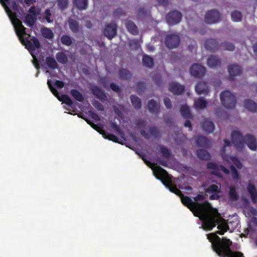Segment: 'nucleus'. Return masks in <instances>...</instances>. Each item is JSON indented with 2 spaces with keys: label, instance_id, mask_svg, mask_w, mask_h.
Returning <instances> with one entry per match:
<instances>
[{
  "label": "nucleus",
  "instance_id": "a878e982",
  "mask_svg": "<svg viewBox=\"0 0 257 257\" xmlns=\"http://www.w3.org/2000/svg\"><path fill=\"white\" fill-rule=\"evenodd\" d=\"M33 57V64H40V63L44 62V57L42 53L39 52H34V53L31 54Z\"/></svg>",
  "mask_w": 257,
  "mask_h": 257
},
{
  "label": "nucleus",
  "instance_id": "c85d7f7f",
  "mask_svg": "<svg viewBox=\"0 0 257 257\" xmlns=\"http://www.w3.org/2000/svg\"><path fill=\"white\" fill-rule=\"evenodd\" d=\"M180 111L181 115L185 118H191L192 117V114L190 112L189 107L186 105H182L180 106Z\"/></svg>",
  "mask_w": 257,
  "mask_h": 257
},
{
  "label": "nucleus",
  "instance_id": "052dcab7",
  "mask_svg": "<svg viewBox=\"0 0 257 257\" xmlns=\"http://www.w3.org/2000/svg\"><path fill=\"white\" fill-rule=\"evenodd\" d=\"M130 46L136 50L138 49L140 47V44L137 40H132L130 42Z\"/></svg>",
  "mask_w": 257,
  "mask_h": 257
},
{
  "label": "nucleus",
  "instance_id": "0e129e2a",
  "mask_svg": "<svg viewBox=\"0 0 257 257\" xmlns=\"http://www.w3.org/2000/svg\"><path fill=\"white\" fill-rule=\"evenodd\" d=\"M164 103L165 106L168 109L171 108L172 106V102L169 97L164 98Z\"/></svg>",
  "mask_w": 257,
  "mask_h": 257
},
{
  "label": "nucleus",
  "instance_id": "a211bd4d",
  "mask_svg": "<svg viewBox=\"0 0 257 257\" xmlns=\"http://www.w3.org/2000/svg\"><path fill=\"white\" fill-rule=\"evenodd\" d=\"M195 90L198 94H207L209 90L207 83L199 82L195 86Z\"/></svg>",
  "mask_w": 257,
  "mask_h": 257
},
{
  "label": "nucleus",
  "instance_id": "473e14b6",
  "mask_svg": "<svg viewBox=\"0 0 257 257\" xmlns=\"http://www.w3.org/2000/svg\"><path fill=\"white\" fill-rule=\"evenodd\" d=\"M73 2L79 10H84L87 8V0H73Z\"/></svg>",
  "mask_w": 257,
  "mask_h": 257
},
{
  "label": "nucleus",
  "instance_id": "bb28decb",
  "mask_svg": "<svg viewBox=\"0 0 257 257\" xmlns=\"http://www.w3.org/2000/svg\"><path fill=\"white\" fill-rule=\"evenodd\" d=\"M196 144L199 147H208L210 145V142L205 137L199 136L197 138Z\"/></svg>",
  "mask_w": 257,
  "mask_h": 257
},
{
  "label": "nucleus",
  "instance_id": "412c9836",
  "mask_svg": "<svg viewBox=\"0 0 257 257\" xmlns=\"http://www.w3.org/2000/svg\"><path fill=\"white\" fill-rule=\"evenodd\" d=\"M201 127L205 132L208 133H212L215 128L213 122L208 118L204 120L202 123Z\"/></svg>",
  "mask_w": 257,
  "mask_h": 257
},
{
  "label": "nucleus",
  "instance_id": "72a5a7b5",
  "mask_svg": "<svg viewBox=\"0 0 257 257\" xmlns=\"http://www.w3.org/2000/svg\"><path fill=\"white\" fill-rule=\"evenodd\" d=\"M68 23L69 28L73 33H76L79 31V25L76 20L70 19L69 20Z\"/></svg>",
  "mask_w": 257,
  "mask_h": 257
},
{
  "label": "nucleus",
  "instance_id": "9b49d317",
  "mask_svg": "<svg viewBox=\"0 0 257 257\" xmlns=\"http://www.w3.org/2000/svg\"><path fill=\"white\" fill-rule=\"evenodd\" d=\"M117 27L115 23L108 24L104 31V35L109 40L112 39L116 34Z\"/></svg>",
  "mask_w": 257,
  "mask_h": 257
},
{
  "label": "nucleus",
  "instance_id": "2f4dec72",
  "mask_svg": "<svg viewBox=\"0 0 257 257\" xmlns=\"http://www.w3.org/2000/svg\"><path fill=\"white\" fill-rule=\"evenodd\" d=\"M70 93L74 99L79 102H82L84 100L83 96L78 90L75 89H71Z\"/></svg>",
  "mask_w": 257,
  "mask_h": 257
},
{
  "label": "nucleus",
  "instance_id": "37998d69",
  "mask_svg": "<svg viewBox=\"0 0 257 257\" xmlns=\"http://www.w3.org/2000/svg\"><path fill=\"white\" fill-rule=\"evenodd\" d=\"M229 197L230 200L235 201L238 198V195L236 191L235 188L230 187L229 188Z\"/></svg>",
  "mask_w": 257,
  "mask_h": 257
},
{
  "label": "nucleus",
  "instance_id": "c756f323",
  "mask_svg": "<svg viewBox=\"0 0 257 257\" xmlns=\"http://www.w3.org/2000/svg\"><path fill=\"white\" fill-rule=\"evenodd\" d=\"M131 101L134 107L136 109H140L142 106L140 98L137 96L132 94L130 96Z\"/></svg>",
  "mask_w": 257,
  "mask_h": 257
},
{
  "label": "nucleus",
  "instance_id": "cd10ccee",
  "mask_svg": "<svg viewBox=\"0 0 257 257\" xmlns=\"http://www.w3.org/2000/svg\"><path fill=\"white\" fill-rule=\"evenodd\" d=\"M219 166L216 163L213 162H209L207 164V168L208 169H212L214 171L212 172V174L217 176L218 177L221 176V174L219 172Z\"/></svg>",
  "mask_w": 257,
  "mask_h": 257
},
{
  "label": "nucleus",
  "instance_id": "c03bdc74",
  "mask_svg": "<svg viewBox=\"0 0 257 257\" xmlns=\"http://www.w3.org/2000/svg\"><path fill=\"white\" fill-rule=\"evenodd\" d=\"M102 135H103V137L105 139H108L110 141H112L115 143L118 142V138L116 136H115L114 135L107 133L105 131L103 132V133Z\"/></svg>",
  "mask_w": 257,
  "mask_h": 257
},
{
  "label": "nucleus",
  "instance_id": "6e6d98bb",
  "mask_svg": "<svg viewBox=\"0 0 257 257\" xmlns=\"http://www.w3.org/2000/svg\"><path fill=\"white\" fill-rule=\"evenodd\" d=\"M92 105L94 107L99 111H103L104 107L103 105L98 101L94 100L92 102Z\"/></svg>",
  "mask_w": 257,
  "mask_h": 257
},
{
  "label": "nucleus",
  "instance_id": "8fccbe9b",
  "mask_svg": "<svg viewBox=\"0 0 257 257\" xmlns=\"http://www.w3.org/2000/svg\"><path fill=\"white\" fill-rule=\"evenodd\" d=\"M137 92L139 94L144 92L146 88V84L144 82H139L136 84Z\"/></svg>",
  "mask_w": 257,
  "mask_h": 257
},
{
  "label": "nucleus",
  "instance_id": "e433bc0d",
  "mask_svg": "<svg viewBox=\"0 0 257 257\" xmlns=\"http://www.w3.org/2000/svg\"><path fill=\"white\" fill-rule=\"evenodd\" d=\"M35 20V16L31 14H27L25 16V22L27 25L30 27H32L34 26Z\"/></svg>",
  "mask_w": 257,
  "mask_h": 257
},
{
  "label": "nucleus",
  "instance_id": "774afa93",
  "mask_svg": "<svg viewBox=\"0 0 257 257\" xmlns=\"http://www.w3.org/2000/svg\"><path fill=\"white\" fill-rule=\"evenodd\" d=\"M89 113H90V116L92 119H93L94 120H95V121H97L100 120V117L96 112H94L92 111H90Z\"/></svg>",
  "mask_w": 257,
  "mask_h": 257
},
{
  "label": "nucleus",
  "instance_id": "7ed1b4c3",
  "mask_svg": "<svg viewBox=\"0 0 257 257\" xmlns=\"http://www.w3.org/2000/svg\"><path fill=\"white\" fill-rule=\"evenodd\" d=\"M231 137L232 143L238 151L242 150L245 144L252 151H255L257 149L256 139L251 135L247 134L243 137L240 132L233 131L231 133Z\"/></svg>",
  "mask_w": 257,
  "mask_h": 257
},
{
  "label": "nucleus",
  "instance_id": "13d9d810",
  "mask_svg": "<svg viewBox=\"0 0 257 257\" xmlns=\"http://www.w3.org/2000/svg\"><path fill=\"white\" fill-rule=\"evenodd\" d=\"M230 169H231V171L232 172V178L235 180L238 179H239V174H238L237 170L235 168V167L234 166L231 165L230 166Z\"/></svg>",
  "mask_w": 257,
  "mask_h": 257
},
{
  "label": "nucleus",
  "instance_id": "603ef678",
  "mask_svg": "<svg viewBox=\"0 0 257 257\" xmlns=\"http://www.w3.org/2000/svg\"><path fill=\"white\" fill-rule=\"evenodd\" d=\"M44 15L45 16L44 17V19H45L48 23H51L53 22V19H51V16H52V14L49 9H47L45 10L44 12Z\"/></svg>",
  "mask_w": 257,
  "mask_h": 257
},
{
  "label": "nucleus",
  "instance_id": "f704fd0d",
  "mask_svg": "<svg viewBox=\"0 0 257 257\" xmlns=\"http://www.w3.org/2000/svg\"><path fill=\"white\" fill-rule=\"evenodd\" d=\"M132 73L126 69H122L119 71V77L124 80H128L131 78Z\"/></svg>",
  "mask_w": 257,
  "mask_h": 257
},
{
  "label": "nucleus",
  "instance_id": "5701e85b",
  "mask_svg": "<svg viewBox=\"0 0 257 257\" xmlns=\"http://www.w3.org/2000/svg\"><path fill=\"white\" fill-rule=\"evenodd\" d=\"M244 106L251 112H257V103L250 99L245 100L244 102Z\"/></svg>",
  "mask_w": 257,
  "mask_h": 257
},
{
  "label": "nucleus",
  "instance_id": "3c124183",
  "mask_svg": "<svg viewBox=\"0 0 257 257\" xmlns=\"http://www.w3.org/2000/svg\"><path fill=\"white\" fill-rule=\"evenodd\" d=\"M58 6L62 11H64L68 7V0H57Z\"/></svg>",
  "mask_w": 257,
  "mask_h": 257
},
{
  "label": "nucleus",
  "instance_id": "b1692460",
  "mask_svg": "<svg viewBox=\"0 0 257 257\" xmlns=\"http://www.w3.org/2000/svg\"><path fill=\"white\" fill-rule=\"evenodd\" d=\"M247 191L250 194L252 202L253 203L257 202V191L254 186L249 183L247 186Z\"/></svg>",
  "mask_w": 257,
  "mask_h": 257
},
{
  "label": "nucleus",
  "instance_id": "1a4fd4ad",
  "mask_svg": "<svg viewBox=\"0 0 257 257\" xmlns=\"http://www.w3.org/2000/svg\"><path fill=\"white\" fill-rule=\"evenodd\" d=\"M189 71L195 78H201L205 75L206 70L203 65H191Z\"/></svg>",
  "mask_w": 257,
  "mask_h": 257
},
{
  "label": "nucleus",
  "instance_id": "0eeeda50",
  "mask_svg": "<svg viewBox=\"0 0 257 257\" xmlns=\"http://www.w3.org/2000/svg\"><path fill=\"white\" fill-rule=\"evenodd\" d=\"M182 18V14L176 10L171 11L166 16V21L171 26L179 23L181 21Z\"/></svg>",
  "mask_w": 257,
  "mask_h": 257
},
{
  "label": "nucleus",
  "instance_id": "c9c22d12",
  "mask_svg": "<svg viewBox=\"0 0 257 257\" xmlns=\"http://www.w3.org/2000/svg\"><path fill=\"white\" fill-rule=\"evenodd\" d=\"M220 49L232 51L234 50L235 46L232 43L225 41L220 45Z\"/></svg>",
  "mask_w": 257,
  "mask_h": 257
},
{
  "label": "nucleus",
  "instance_id": "bf43d9fd",
  "mask_svg": "<svg viewBox=\"0 0 257 257\" xmlns=\"http://www.w3.org/2000/svg\"><path fill=\"white\" fill-rule=\"evenodd\" d=\"M152 77L153 80L155 81V83L158 85H160L161 82V77L159 73H154L152 74Z\"/></svg>",
  "mask_w": 257,
  "mask_h": 257
},
{
  "label": "nucleus",
  "instance_id": "393cba45",
  "mask_svg": "<svg viewBox=\"0 0 257 257\" xmlns=\"http://www.w3.org/2000/svg\"><path fill=\"white\" fill-rule=\"evenodd\" d=\"M196 155L197 157L201 160L208 161L211 158L210 154L207 151L203 149H199L197 151Z\"/></svg>",
  "mask_w": 257,
  "mask_h": 257
},
{
  "label": "nucleus",
  "instance_id": "49530a36",
  "mask_svg": "<svg viewBox=\"0 0 257 257\" xmlns=\"http://www.w3.org/2000/svg\"><path fill=\"white\" fill-rule=\"evenodd\" d=\"M87 122L95 130L97 131L100 134H102L104 131L103 130V126L101 125H97L91 122L90 120H86Z\"/></svg>",
  "mask_w": 257,
  "mask_h": 257
},
{
  "label": "nucleus",
  "instance_id": "a18cd8bd",
  "mask_svg": "<svg viewBox=\"0 0 257 257\" xmlns=\"http://www.w3.org/2000/svg\"><path fill=\"white\" fill-rule=\"evenodd\" d=\"M207 191L208 193H220V187L215 184H212L209 185L207 189Z\"/></svg>",
  "mask_w": 257,
  "mask_h": 257
},
{
  "label": "nucleus",
  "instance_id": "58836bf2",
  "mask_svg": "<svg viewBox=\"0 0 257 257\" xmlns=\"http://www.w3.org/2000/svg\"><path fill=\"white\" fill-rule=\"evenodd\" d=\"M231 19L233 22H240L242 20V16L241 12L237 10L233 11L231 14Z\"/></svg>",
  "mask_w": 257,
  "mask_h": 257
},
{
  "label": "nucleus",
  "instance_id": "9d476101",
  "mask_svg": "<svg viewBox=\"0 0 257 257\" xmlns=\"http://www.w3.org/2000/svg\"><path fill=\"white\" fill-rule=\"evenodd\" d=\"M35 66L37 70V73L36 75V77H38L39 73V69L41 68H44L46 70V72L49 73L52 77L57 76V73L54 72L56 69L59 71V65H35Z\"/></svg>",
  "mask_w": 257,
  "mask_h": 257
},
{
  "label": "nucleus",
  "instance_id": "dca6fc26",
  "mask_svg": "<svg viewBox=\"0 0 257 257\" xmlns=\"http://www.w3.org/2000/svg\"><path fill=\"white\" fill-rule=\"evenodd\" d=\"M15 31L16 34L19 37L20 39L22 38V35L26 34V28L22 25L21 21L18 18L15 20Z\"/></svg>",
  "mask_w": 257,
  "mask_h": 257
},
{
  "label": "nucleus",
  "instance_id": "69168bd1",
  "mask_svg": "<svg viewBox=\"0 0 257 257\" xmlns=\"http://www.w3.org/2000/svg\"><path fill=\"white\" fill-rule=\"evenodd\" d=\"M28 12L33 14L34 16H38L39 15V10H37L36 7L35 6H32L31 7Z\"/></svg>",
  "mask_w": 257,
  "mask_h": 257
},
{
  "label": "nucleus",
  "instance_id": "4d7b16f0",
  "mask_svg": "<svg viewBox=\"0 0 257 257\" xmlns=\"http://www.w3.org/2000/svg\"><path fill=\"white\" fill-rule=\"evenodd\" d=\"M10 0H0V3L3 6V7L5 8V10L7 13L10 15L12 14V11L9 8V7L7 6L6 3H8L9 2Z\"/></svg>",
  "mask_w": 257,
  "mask_h": 257
},
{
  "label": "nucleus",
  "instance_id": "ddd939ff",
  "mask_svg": "<svg viewBox=\"0 0 257 257\" xmlns=\"http://www.w3.org/2000/svg\"><path fill=\"white\" fill-rule=\"evenodd\" d=\"M90 90L93 95L97 98L102 101H105L107 100V96L105 92L96 85H93L91 87Z\"/></svg>",
  "mask_w": 257,
  "mask_h": 257
},
{
  "label": "nucleus",
  "instance_id": "f03ea898",
  "mask_svg": "<svg viewBox=\"0 0 257 257\" xmlns=\"http://www.w3.org/2000/svg\"><path fill=\"white\" fill-rule=\"evenodd\" d=\"M223 219L220 216L217 228L219 230L215 233H211L207 235V239L211 242L213 250L219 257H244L243 254L239 251H233L231 249L232 241L226 237H219L217 234L223 235L228 229V226L224 223H220Z\"/></svg>",
  "mask_w": 257,
  "mask_h": 257
},
{
  "label": "nucleus",
  "instance_id": "e2e57ef3",
  "mask_svg": "<svg viewBox=\"0 0 257 257\" xmlns=\"http://www.w3.org/2000/svg\"><path fill=\"white\" fill-rule=\"evenodd\" d=\"M205 199V196L202 193L198 194L194 198V200L195 202L198 203V202L203 201Z\"/></svg>",
  "mask_w": 257,
  "mask_h": 257
},
{
  "label": "nucleus",
  "instance_id": "09e8293b",
  "mask_svg": "<svg viewBox=\"0 0 257 257\" xmlns=\"http://www.w3.org/2000/svg\"><path fill=\"white\" fill-rule=\"evenodd\" d=\"M142 63L143 64L145 65L154 64L153 59L147 55H144L143 56Z\"/></svg>",
  "mask_w": 257,
  "mask_h": 257
},
{
  "label": "nucleus",
  "instance_id": "20e7f679",
  "mask_svg": "<svg viewBox=\"0 0 257 257\" xmlns=\"http://www.w3.org/2000/svg\"><path fill=\"white\" fill-rule=\"evenodd\" d=\"M220 98L222 105L227 108H233L236 100L235 96L229 91L225 90L220 94Z\"/></svg>",
  "mask_w": 257,
  "mask_h": 257
},
{
  "label": "nucleus",
  "instance_id": "864d4df0",
  "mask_svg": "<svg viewBox=\"0 0 257 257\" xmlns=\"http://www.w3.org/2000/svg\"><path fill=\"white\" fill-rule=\"evenodd\" d=\"M43 36L47 39H52L54 35L51 30L46 28L43 32Z\"/></svg>",
  "mask_w": 257,
  "mask_h": 257
},
{
  "label": "nucleus",
  "instance_id": "423d86ee",
  "mask_svg": "<svg viewBox=\"0 0 257 257\" xmlns=\"http://www.w3.org/2000/svg\"><path fill=\"white\" fill-rule=\"evenodd\" d=\"M180 39L177 34H171L166 36L165 40V44L169 49H172L179 46Z\"/></svg>",
  "mask_w": 257,
  "mask_h": 257
},
{
  "label": "nucleus",
  "instance_id": "7c9ffc66",
  "mask_svg": "<svg viewBox=\"0 0 257 257\" xmlns=\"http://www.w3.org/2000/svg\"><path fill=\"white\" fill-rule=\"evenodd\" d=\"M207 102L203 97H200L195 100L194 105L196 108L204 109L207 106Z\"/></svg>",
  "mask_w": 257,
  "mask_h": 257
},
{
  "label": "nucleus",
  "instance_id": "6e6552de",
  "mask_svg": "<svg viewBox=\"0 0 257 257\" xmlns=\"http://www.w3.org/2000/svg\"><path fill=\"white\" fill-rule=\"evenodd\" d=\"M220 20V14L216 10L208 11L205 16V21L208 24L216 23Z\"/></svg>",
  "mask_w": 257,
  "mask_h": 257
},
{
  "label": "nucleus",
  "instance_id": "f8f14e48",
  "mask_svg": "<svg viewBox=\"0 0 257 257\" xmlns=\"http://www.w3.org/2000/svg\"><path fill=\"white\" fill-rule=\"evenodd\" d=\"M169 90L175 95H181L185 91V86L178 82H173L169 84Z\"/></svg>",
  "mask_w": 257,
  "mask_h": 257
},
{
  "label": "nucleus",
  "instance_id": "aec40b11",
  "mask_svg": "<svg viewBox=\"0 0 257 257\" xmlns=\"http://www.w3.org/2000/svg\"><path fill=\"white\" fill-rule=\"evenodd\" d=\"M147 106L149 111L153 113L158 114L160 112L159 104L154 99L148 101Z\"/></svg>",
  "mask_w": 257,
  "mask_h": 257
},
{
  "label": "nucleus",
  "instance_id": "5fc2aeb1",
  "mask_svg": "<svg viewBox=\"0 0 257 257\" xmlns=\"http://www.w3.org/2000/svg\"><path fill=\"white\" fill-rule=\"evenodd\" d=\"M110 126L117 134L120 135L123 134L120 127L115 122H111L110 123Z\"/></svg>",
  "mask_w": 257,
  "mask_h": 257
},
{
  "label": "nucleus",
  "instance_id": "680f3d73",
  "mask_svg": "<svg viewBox=\"0 0 257 257\" xmlns=\"http://www.w3.org/2000/svg\"><path fill=\"white\" fill-rule=\"evenodd\" d=\"M110 87L113 91L117 93H119L121 91L120 87L114 83H111L110 84Z\"/></svg>",
  "mask_w": 257,
  "mask_h": 257
},
{
  "label": "nucleus",
  "instance_id": "a19ab883",
  "mask_svg": "<svg viewBox=\"0 0 257 257\" xmlns=\"http://www.w3.org/2000/svg\"><path fill=\"white\" fill-rule=\"evenodd\" d=\"M160 149L161 153L163 157L167 159L170 157L171 155V152L167 147L163 145H160Z\"/></svg>",
  "mask_w": 257,
  "mask_h": 257
},
{
  "label": "nucleus",
  "instance_id": "39448f33",
  "mask_svg": "<svg viewBox=\"0 0 257 257\" xmlns=\"http://www.w3.org/2000/svg\"><path fill=\"white\" fill-rule=\"evenodd\" d=\"M47 84L51 92L55 96L58 98L59 100L62 101L63 103H65L69 106H72L73 105L74 102L66 94L60 95L56 89L52 86L51 81L50 80H48Z\"/></svg>",
  "mask_w": 257,
  "mask_h": 257
},
{
  "label": "nucleus",
  "instance_id": "f3484780",
  "mask_svg": "<svg viewBox=\"0 0 257 257\" xmlns=\"http://www.w3.org/2000/svg\"><path fill=\"white\" fill-rule=\"evenodd\" d=\"M205 47L207 50L214 51L220 48V45L216 39H210L206 41Z\"/></svg>",
  "mask_w": 257,
  "mask_h": 257
},
{
  "label": "nucleus",
  "instance_id": "4c0bfd02",
  "mask_svg": "<svg viewBox=\"0 0 257 257\" xmlns=\"http://www.w3.org/2000/svg\"><path fill=\"white\" fill-rule=\"evenodd\" d=\"M56 58L58 62L62 64H65L68 60L67 57L63 52H58L56 55Z\"/></svg>",
  "mask_w": 257,
  "mask_h": 257
},
{
  "label": "nucleus",
  "instance_id": "79ce46f5",
  "mask_svg": "<svg viewBox=\"0 0 257 257\" xmlns=\"http://www.w3.org/2000/svg\"><path fill=\"white\" fill-rule=\"evenodd\" d=\"M221 61L220 59L214 55H210L207 59V64H220Z\"/></svg>",
  "mask_w": 257,
  "mask_h": 257
},
{
  "label": "nucleus",
  "instance_id": "4468645a",
  "mask_svg": "<svg viewBox=\"0 0 257 257\" xmlns=\"http://www.w3.org/2000/svg\"><path fill=\"white\" fill-rule=\"evenodd\" d=\"M227 69L230 80H232L236 76L240 75L242 72L241 65H228Z\"/></svg>",
  "mask_w": 257,
  "mask_h": 257
},
{
  "label": "nucleus",
  "instance_id": "de8ad7c7",
  "mask_svg": "<svg viewBox=\"0 0 257 257\" xmlns=\"http://www.w3.org/2000/svg\"><path fill=\"white\" fill-rule=\"evenodd\" d=\"M150 134L155 138L160 136V132L159 128L155 126H151L149 128Z\"/></svg>",
  "mask_w": 257,
  "mask_h": 257
},
{
  "label": "nucleus",
  "instance_id": "6ab92c4d",
  "mask_svg": "<svg viewBox=\"0 0 257 257\" xmlns=\"http://www.w3.org/2000/svg\"><path fill=\"white\" fill-rule=\"evenodd\" d=\"M136 124L138 128L141 129L140 130V134L141 135L144 137L145 139L149 140L150 138V135L146 133L144 129H143L146 125L145 121L141 118L137 119L136 121Z\"/></svg>",
  "mask_w": 257,
  "mask_h": 257
},
{
  "label": "nucleus",
  "instance_id": "338daca9",
  "mask_svg": "<svg viewBox=\"0 0 257 257\" xmlns=\"http://www.w3.org/2000/svg\"><path fill=\"white\" fill-rule=\"evenodd\" d=\"M45 64H57V63L54 58L49 56L46 58Z\"/></svg>",
  "mask_w": 257,
  "mask_h": 257
},
{
  "label": "nucleus",
  "instance_id": "4be33fe9",
  "mask_svg": "<svg viewBox=\"0 0 257 257\" xmlns=\"http://www.w3.org/2000/svg\"><path fill=\"white\" fill-rule=\"evenodd\" d=\"M125 25L126 29L129 33L133 35L138 34V28L134 23L130 21H127L125 22Z\"/></svg>",
  "mask_w": 257,
  "mask_h": 257
},
{
  "label": "nucleus",
  "instance_id": "ea45409f",
  "mask_svg": "<svg viewBox=\"0 0 257 257\" xmlns=\"http://www.w3.org/2000/svg\"><path fill=\"white\" fill-rule=\"evenodd\" d=\"M61 42L63 45L67 46H70L72 44V38L70 36L67 35L62 36L61 37Z\"/></svg>",
  "mask_w": 257,
  "mask_h": 257
},
{
  "label": "nucleus",
  "instance_id": "2eb2a0df",
  "mask_svg": "<svg viewBox=\"0 0 257 257\" xmlns=\"http://www.w3.org/2000/svg\"><path fill=\"white\" fill-rule=\"evenodd\" d=\"M32 41V42L28 40L26 44V47L30 54L34 53V52H36V49L37 48L39 49L41 46L40 43L37 38L33 37Z\"/></svg>",
  "mask_w": 257,
  "mask_h": 257
},
{
  "label": "nucleus",
  "instance_id": "f257e3e1",
  "mask_svg": "<svg viewBox=\"0 0 257 257\" xmlns=\"http://www.w3.org/2000/svg\"><path fill=\"white\" fill-rule=\"evenodd\" d=\"M155 177L162 181L163 184L169 190L181 198L182 203L189 208L194 216L198 217L202 221V227L205 230H211L220 219V214L216 208H213L208 201L202 203L195 202L188 196H184L182 192L173 183L172 176L160 166H158L153 169Z\"/></svg>",
  "mask_w": 257,
  "mask_h": 257
}]
</instances>
